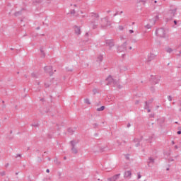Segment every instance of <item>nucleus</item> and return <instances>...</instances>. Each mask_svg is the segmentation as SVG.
<instances>
[{
    "label": "nucleus",
    "mask_w": 181,
    "mask_h": 181,
    "mask_svg": "<svg viewBox=\"0 0 181 181\" xmlns=\"http://www.w3.org/2000/svg\"><path fill=\"white\" fill-rule=\"evenodd\" d=\"M69 144L71 146V151L72 153H74L75 155L78 153V151L76 148V144H78V141H76V140L74 139V140H71L69 142Z\"/></svg>",
    "instance_id": "obj_1"
},
{
    "label": "nucleus",
    "mask_w": 181,
    "mask_h": 181,
    "mask_svg": "<svg viewBox=\"0 0 181 181\" xmlns=\"http://www.w3.org/2000/svg\"><path fill=\"white\" fill-rule=\"evenodd\" d=\"M102 22H105L106 24L102 23L100 24L101 29H105V28H108V26H111V21H109L108 17H105L101 18Z\"/></svg>",
    "instance_id": "obj_2"
},
{
    "label": "nucleus",
    "mask_w": 181,
    "mask_h": 181,
    "mask_svg": "<svg viewBox=\"0 0 181 181\" xmlns=\"http://www.w3.org/2000/svg\"><path fill=\"white\" fill-rule=\"evenodd\" d=\"M156 35L159 37H166V31L163 28H158L156 30Z\"/></svg>",
    "instance_id": "obj_3"
},
{
    "label": "nucleus",
    "mask_w": 181,
    "mask_h": 181,
    "mask_svg": "<svg viewBox=\"0 0 181 181\" xmlns=\"http://www.w3.org/2000/svg\"><path fill=\"white\" fill-rule=\"evenodd\" d=\"M105 43L106 46H107L109 47V50H111V49H112V47H114L115 46V42H114L113 39L105 40Z\"/></svg>",
    "instance_id": "obj_4"
},
{
    "label": "nucleus",
    "mask_w": 181,
    "mask_h": 181,
    "mask_svg": "<svg viewBox=\"0 0 181 181\" xmlns=\"http://www.w3.org/2000/svg\"><path fill=\"white\" fill-rule=\"evenodd\" d=\"M127 50V42H124L122 45L117 47V52L121 53L122 52H126Z\"/></svg>",
    "instance_id": "obj_5"
},
{
    "label": "nucleus",
    "mask_w": 181,
    "mask_h": 181,
    "mask_svg": "<svg viewBox=\"0 0 181 181\" xmlns=\"http://www.w3.org/2000/svg\"><path fill=\"white\" fill-rule=\"evenodd\" d=\"M44 71L45 73H48L49 76H53V67L52 66H45Z\"/></svg>",
    "instance_id": "obj_6"
},
{
    "label": "nucleus",
    "mask_w": 181,
    "mask_h": 181,
    "mask_svg": "<svg viewBox=\"0 0 181 181\" xmlns=\"http://www.w3.org/2000/svg\"><path fill=\"white\" fill-rule=\"evenodd\" d=\"M106 81H107V83L106 86H111V84H115V80L112 78V76L109 75L107 78H106Z\"/></svg>",
    "instance_id": "obj_7"
},
{
    "label": "nucleus",
    "mask_w": 181,
    "mask_h": 181,
    "mask_svg": "<svg viewBox=\"0 0 181 181\" xmlns=\"http://www.w3.org/2000/svg\"><path fill=\"white\" fill-rule=\"evenodd\" d=\"M156 57V55H155V54L153 53H150L148 54L147 57V63H151V62H152V60H155V58Z\"/></svg>",
    "instance_id": "obj_8"
},
{
    "label": "nucleus",
    "mask_w": 181,
    "mask_h": 181,
    "mask_svg": "<svg viewBox=\"0 0 181 181\" xmlns=\"http://www.w3.org/2000/svg\"><path fill=\"white\" fill-rule=\"evenodd\" d=\"M119 176H121V174H116L114 176L107 178L108 181H117L118 179H119Z\"/></svg>",
    "instance_id": "obj_9"
},
{
    "label": "nucleus",
    "mask_w": 181,
    "mask_h": 181,
    "mask_svg": "<svg viewBox=\"0 0 181 181\" xmlns=\"http://www.w3.org/2000/svg\"><path fill=\"white\" fill-rule=\"evenodd\" d=\"M90 26L93 29H97L98 28V22H97V20H93L90 22Z\"/></svg>",
    "instance_id": "obj_10"
},
{
    "label": "nucleus",
    "mask_w": 181,
    "mask_h": 181,
    "mask_svg": "<svg viewBox=\"0 0 181 181\" xmlns=\"http://www.w3.org/2000/svg\"><path fill=\"white\" fill-rule=\"evenodd\" d=\"M142 139H144V136H141L140 139H136V138L134 139V142L136 144L135 146L136 148H138V146H141L140 142H141V141H142Z\"/></svg>",
    "instance_id": "obj_11"
},
{
    "label": "nucleus",
    "mask_w": 181,
    "mask_h": 181,
    "mask_svg": "<svg viewBox=\"0 0 181 181\" xmlns=\"http://www.w3.org/2000/svg\"><path fill=\"white\" fill-rule=\"evenodd\" d=\"M74 29L76 35H81V28L79 26L74 25Z\"/></svg>",
    "instance_id": "obj_12"
},
{
    "label": "nucleus",
    "mask_w": 181,
    "mask_h": 181,
    "mask_svg": "<svg viewBox=\"0 0 181 181\" xmlns=\"http://www.w3.org/2000/svg\"><path fill=\"white\" fill-rule=\"evenodd\" d=\"M132 175V173L131 172V170H127V171L124 172V179H127L128 177L131 178Z\"/></svg>",
    "instance_id": "obj_13"
},
{
    "label": "nucleus",
    "mask_w": 181,
    "mask_h": 181,
    "mask_svg": "<svg viewBox=\"0 0 181 181\" xmlns=\"http://www.w3.org/2000/svg\"><path fill=\"white\" fill-rule=\"evenodd\" d=\"M90 17L93 19H96V21H98V18H100V15L98 13H90Z\"/></svg>",
    "instance_id": "obj_14"
},
{
    "label": "nucleus",
    "mask_w": 181,
    "mask_h": 181,
    "mask_svg": "<svg viewBox=\"0 0 181 181\" xmlns=\"http://www.w3.org/2000/svg\"><path fill=\"white\" fill-rule=\"evenodd\" d=\"M151 81H152L153 84H158L159 83V79L158 77L153 76L151 78Z\"/></svg>",
    "instance_id": "obj_15"
},
{
    "label": "nucleus",
    "mask_w": 181,
    "mask_h": 181,
    "mask_svg": "<svg viewBox=\"0 0 181 181\" xmlns=\"http://www.w3.org/2000/svg\"><path fill=\"white\" fill-rule=\"evenodd\" d=\"M151 163H152V165H153V163H155V159H153V158H152V157L148 158V166L151 167Z\"/></svg>",
    "instance_id": "obj_16"
},
{
    "label": "nucleus",
    "mask_w": 181,
    "mask_h": 181,
    "mask_svg": "<svg viewBox=\"0 0 181 181\" xmlns=\"http://www.w3.org/2000/svg\"><path fill=\"white\" fill-rule=\"evenodd\" d=\"M176 11H177V8H175L173 10H170V12L171 13V16H175L176 15Z\"/></svg>",
    "instance_id": "obj_17"
},
{
    "label": "nucleus",
    "mask_w": 181,
    "mask_h": 181,
    "mask_svg": "<svg viewBox=\"0 0 181 181\" xmlns=\"http://www.w3.org/2000/svg\"><path fill=\"white\" fill-rule=\"evenodd\" d=\"M103 59H104V57L100 54V55H99V56L98 57V58H97V62H103Z\"/></svg>",
    "instance_id": "obj_18"
},
{
    "label": "nucleus",
    "mask_w": 181,
    "mask_h": 181,
    "mask_svg": "<svg viewBox=\"0 0 181 181\" xmlns=\"http://www.w3.org/2000/svg\"><path fill=\"white\" fill-rule=\"evenodd\" d=\"M68 132H69V135H73V134H74V129H73L71 128H69Z\"/></svg>",
    "instance_id": "obj_19"
},
{
    "label": "nucleus",
    "mask_w": 181,
    "mask_h": 181,
    "mask_svg": "<svg viewBox=\"0 0 181 181\" xmlns=\"http://www.w3.org/2000/svg\"><path fill=\"white\" fill-rule=\"evenodd\" d=\"M145 109L148 110V112H151V109H149V105L148 104V101H146Z\"/></svg>",
    "instance_id": "obj_20"
},
{
    "label": "nucleus",
    "mask_w": 181,
    "mask_h": 181,
    "mask_svg": "<svg viewBox=\"0 0 181 181\" xmlns=\"http://www.w3.org/2000/svg\"><path fill=\"white\" fill-rule=\"evenodd\" d=\"M21 15H22V10H21L20 11H16L15 13H14V16L16 17V16H21Z\"/></svg>",
    "instance_id": "obj_21"
},
{
    "label": "nucleus",
    "mask_w": 181,
    "mask_h": 181,
    "mask_svg": "<svg viewBox=\"0 0 181 181\" xmlns=\"http://www.w3.org/2000/svg\"><path fill=\"white\" fill-rule=\"evenodd\" d=\"M105 110V106H101L100 107L98 108L96 111H104Z\"/></svg>",
    "instance_id": "obj_22"
},
{
    "label": "nucleus",
    "mask_w": 181,
    "mask_h": 181,
    "mask_svg": "<svg viewBox=\"0 0 181 181\" xmlns=\"http://www.w3.org/2000/svg\"><path fill=\"white\" fill-rule=\"evenodd\" d=\"M36 4H42V0H35L33 1V4L35 5Z\"/></svg>",
    "instance_id": "obj_23"
},
{
    "label": "nucleus",
    "mask_w": 181,
    "mask_h": 181,
    "mask_svg": "<svg viewBox=\"0 0 181 181\" xmlns=\"http://www.w3.org/2000/svg\"><path fill=\"white\" fill-rule=\"evenodd\" d=\"M84 103H85L86 104H88V105L91 104V103H90V100H89L88 98L85 99V100H84Z\"/></svg>",
    "instance_id": "obj_24"
},
{
    "label": "nucleus",
    "mask_w": 181,
    "mask_h": 181,
    "mask_svg": "<svg viewBox=\"0 0 181 181\" xmlns=\"http://www.w3.org/2000/svg\"><path fill=\"white\" fill-rule=\"evenodd\" d=\"M166 52L167 53H172V52H173V49H172V48H167Z\"/></svg>",
    "instance_id": "obj_25"
},
{
    "label": "nucleus",
    "mask_w": 181,
    "mask_h": 181,
    "mask_svg": "<svg viewBox=\"0 0 181 181\" xmlns=\"http://www.w3.org/2000/svg\"><path fill=\"white\" fill-rule=\"evenodd\" d=\"M32 77H33L34 78H37V74H36V73H32L31 74Z\"/></svg>",
    "instance_id": "obj_26"
},
{
    "label": "nucleus",
    "mask_w": 181,
    "mask_h": 181,
    "mask_svg": "<svg viewBox=\"0 0 181 181\" xmlns=\"http://www.w3.org/2000/svg\"><path fill=\"white\" fill-rule=\"evenodd\" d=\"M146 29H151L152 28V25L150 24H147L146 25H145Z\"/></svg>",
    "instance_id": "obj_27"
},
{
    "label": "nucleus",
    "mask_w": 181,
    "mask_h": 181,
    "mask_svg": "<svg viewBox=\"0 0 181 181\" xmlns=\"http://www.w3.org/2000/svg\"><path fill=\"white\" fill-rule=\"evenodd\" d=\"M93 93L94 95L97 94L98 93V90H97V88H95L93 90Z\"/></svg>",
    "instance_id": "obj_28"
},
{
    "label": "nucleus",
    "mask_w": 181,
    "mask_h": 181,
    "mask_svg": "<svg viewBox=\"0 0 181 181\" xmlns=\"http://www.w3.org/2000/svg\"><path fill=\"white\" fill-rule=\"evenodd\" d=\"M54 163H56L57 165H60V162H59V160H57V158H56L54 160Z\"/></svg>",
    "instance_id": "obj_29"
},
{
    "label": "nucleus",
    "mask_w": 181,
    "mask_h": 181,
    "mask_svg": "<svg viewBox=\"0 0 181 181\" xmlns=\"http://www.w3.org/2000/svg\"><path fill=\"white\" fill-rule=\"evenodd\" d=\"M45 87L46 88H49V87H50V85L49 83H45Z\"/></svg>",
    "instance_id": "obj_30"
},
{
    "label": "nucleus",
    "mask_w": 181,
    "mask_h": 181,
    "mask_svg": "<svg viewBox=\"0 0 181 181\" xmlns=\"http://www.w3.org/2000/svg\"><path fill=\"white\" fill-rule=\"evenodd\" d=\"M74 13H76V10H71V15H74Z\"/></svg>",
    "instance_id": "obj_31"
},
{
    "label": "nucleus",
    "mask_w": 181,
    "mask_h": 181,
    "mask_svg": "<svg viewBox=\"0 0 181 181\" xmlns=\"http://www.w3.org/2000/svg\"><path fill=\"white\" fill-rule=\"evenodd\" d=\"M93 128H97L98 127V124L97 123H95L93 124Z\"/></svg>",
    "instance_id": "obj_32"
},
{
    "label": "nucleus",
    "mask_w": 181,
    "mask_h": 181,
    "mask_svg": "<svg viewBox=\"0 0 181 181\" xmlns=\"http://www.w3.org/2000/svg\"><path fill=\"white\" fill-rule=\"evenodd\" d=\"M168 101H172V96L171 95H168Z\"/></svg>",
    "instance_id": "obj_33"
},
{
    "label": "nucleus",
    "mask_w": 181,
    "mask_h": 181,
    "mask_svg": "<svg viewBox=\"0 0 181 181\" xmlns=\"http://www.w3.org/2000/svg\"><path fill=\"white\" fill-rule=\"evenodd\" d=\"M0 175H1V176H5V175H6L5 171L0 173Z\"/></svg>",
    "instance_id": "obj_34"
},
{
    "label": "nucleus",
    "mask_w": 181,
    "mask_h": 181,
    "mask_svg": "<svg viewBox=\"0 0 181 181\" xmlns=\"http://www.w3.org/2000/svg\"><path fill=\"white\" fill-rule=\"evenodd\" d=\"M33 127H35V128H37V127H39V123H37L35 124H32Z\"/></svg>",
    "instance_id": "obj_35"
},
{
    "label": "nucleus",
    "mask_w": 181,
    "mask_h": 181,
    "mask_svg": "<svg viewBox=\"0 0 181 181\" xmlns=\"http://www.w3.org/2000/svg\"><path fill=\"white\" fill-rule=\"evenodd\" d=\"M141 177H142V176L141 175V173H139L138 176H137V179H141Z\"/></svg>",
    "instance_id": "obj_36"
},
{
    "label": "nucleus",
    "mask_w": 181,
    "mask_h": 181,
    "mask_svg": "<svg viewBox=\"0 0 181 181\" xmlns=\"http://www.w3.org/2000/svg\"><path fill=\"white\" fill-rule=\"evenodd\" d=\"M119 29L120 30H122L124 29V26H122V25H119Z\"/></svg>",
    "instance_id": "obj_37"
},
{
    "label": "nucleus",
    "mask_w": 181,
    "mask_h": 181,
    "mask_svg": "<svg viewBox=\"0 0 181 181\" xmlns=\"http://www.w3.org/2000/svg\"><path fill=\"white\" fill-rule=\"evenodd\" d=\"M125 158H126V159H127V160H129V154L126 155V156H125Z\"/></svg>",
    "instance_id": "obj_38"
},
{
    "label": "nucleus",
    "mask_w": 181,
    "mask_h": 181,
    "mask_svg": "<svg viewBox=\"0 0 181 181\" xmlns=\"http://www.w3.org/2000/svg\"><path fill=\"white\" fill-rule=\"evenodd\" d=\"M22 158V155H21V154H17L16 156V158Z\"/></svg>",
    "instance_id": "obj_39"
},
{
    "label": "nucleus",
    "mask_w": 181,
    "mask_h": 181,
    "mask_svg": "<svg viewBox=\"0 0 181 181\" xmlns=\"http://www.w3.org/2000/svg\"><path fill=\"white\" fill-rule=\"evenodd\" d=\"M139 2H142V3H143V4H144V5H145V4H146V1L141 0V1H139Z\"/></svg>",
    "instance_id": "obj_40"
},
{
    "label": "nucleus",
    "mask_w": 181,
    "mask_h": 181,
    "mask_svg": "<svg viewBox=\"0 0 181 181\" xmlns=\"http://www.w3.org/2000/svg\"><path fill=\"white\" fill-rule=\"evenodd\" d=\"M117 15H119L118 11H117V12L113 15V16L115 17V16H117Z\"/></svg>",
    "instance_id": "obj_41"
},
{
    "label": "nucleus",
    "mask_w": 181,
    "mask_h": 181,
    "mask_svg": "<svg viewBox=\"0 0 181 181\" xmlns=\"http://www.w3.org/2000/svg\"><path fill=\"white\" fill-rule=\"evenodd\" d=\"M152 101H153V99H151L149 102H148V105H149V104H151Z\"/></svg>",
    "instance_id": "obj_42"
},
{
    "label": "nucleus",
    "mask_w": 181,
    "mask_h": 181,
    "mask_svg": "<svg viewBox=\"0 0 181 181\" xmlns=\"http://www.w3.org/2000/svg\"><path fill=\"white\" fill-rule=\"evenodd\" d=\"M42 57H46V54H45V52H42Z\"/></svg>",
    "instance_id": "obj_43"
},
{
    "label": "nucleus",
    "mask_w": 181,
    "mask_h": 181,
    "mask_svg": "<svg viewBox=\"0 0 181 181\" xmlns=\"http://www.w3.org/2000/svg\"><path fill=\"white\" fill-rule=\"evenodd\" d=\"M129 33H134V30H129Z\"/></svg>",
    "instance_id": "obj_44"
},
{
    "label": "nucleus",
    "mask_w": 181,
    "mask_h": 181,
    "mask_svg": "<svg viewBox=\"0 0 181 181\" xmlns=\"http://www.w3.org/2000/svg\"><path fill=\"white\" fill-rule=\"evenodd\" d=\"M135 104H136V105L139 104V100H136Z\"/></svg>",
    "instance_id": "obj_45"
},
{
    "label": "nucleus",
    "mask_w": 181,
    "mask_h": 181,
    "mask_svg": "<svg viewBox=\"0 0 181 181\" xmlns=\"http://www.w3.org/2000/svg\"><path fill=\"white\" fill-rule=\"evenodd\" d=\"M46 172H47V173H50V170L47 169V170H46Z\"/></svg>",
    "instance_id": "obj_46"
},
{
    "label": "nucleus",
    "mask_w": 181,
    "mask_h": 181,
    "mask_svg": "<svg viewBox=\"0 0 181 181\" xmlns=\"http://www.w3.org/2000/svg\"><path fill=\"white\" fill-rule=\"evenodd\" d=\"M85 36H86V37H88V33H86L85 34Z\"/></svg>",
    "instance_id": "obj_47"
},
{
    "label": "nucleus",
    "mask_w": 181,
    "mask_h": 181,
    "mask_svg": "<svg viewBox=\"0 0 181 181\" xmlns=\"http://www.w3.org/2000/svg\"><path fill=\"white\" fill-rule=\"evenodd\" d=\"M174 24L177 25V21L176 20L174 21Z\"/></svg>",
    "instance_id": "obj_48"
},
{
    "label": "nucleus",
    "mask_w": 181,
    "mask_h": 181,
    "mask_svg": "<svg viewBox=\"0 0 181 181\" xmlns=\"http://www.w3.org/2000/svg\"><path fill=\"white\" fill-rule=\"evenodd\" d=\"M129 127H131V124H130V123H128V124H127V128H129Z\"/></svg>",
    "instance_id": "obj_49"
},
{
    "label": "nucleus",
    "mask_w": 181,
    "mask_h": 181,
    "mask_svg": "<svg viewBox=\"0 0 181 181\" xmlns=\"http://www.w3.org/2000/svg\"><path fill=\"white\" fill-rule=\"evenodd\" d=\"M156 19H159V16L158 15H157V16H156Z\"/></svg>",
    "instance_id": "obj_50"
},
{
    "label": "nucleus",
    "mask_w": 181,
    "mask_h": 181,
    "mask_svg": "<svg viewBox=\"0 0 181 181\" xmlns=\"http://www.w3.org/2000/svg\"><path fill=\"white\" fill-rule=\"evenodd\" d=\"M6 168H8L9 166V163L6 164Z\"/></svg>",
    "instance_id": "obj_51"
},
{
    "label": "nucleus",
    "mask_w": 181,
    "mask_h": 181,
    "mask_svg": "<svg viewBox=\"0 0 181 181\" xmlns=\"http://www.w3.org/2000/svg\"><path fill=\"white\" fill-rule=\"evenodd\" d=\"M178 148H179V147H178L177 146H175V149H178Z\"/></svg>",
    "instance_id": "obj_52"
},
{
    "label": "nucleus",
    "mask_w": 181,
    "mask_h": 181,
    "mask_svg": "<svg viewBox=\"0 0 181 181\" xmlns=\"http://www.w3.org/2000/svg\"><path fill=\"white\" fill-rule=\"evenodd\" d=\"M39 29H40V27H37L36 30H39Z\"/></svg>",
    "instance_id": "obj_53"
},
{
    "label": "nucleus",
    "mask_w": 181,
    "mask_h": 181,
    "mask_svg": "<svg viewBox=\"0 0 181 181\" xmlns=\"http://www.w3.org/2000/svg\"><path fill=\"white\" fill-rule=\"evenodd\" d=\"M129 50H132V47H129Z\"/></svg>",
    "instance_id": "obj_54"
},
{
    "label": "nucleus",
    "mask_w": 181,
    "mask_h": 181,
    "mask_svg": "<svg viewBox=\"0 0 181 181\" xmlns=\"http://www.w3.org/2000/svg\"><path fill=\"white\" fill-rule=\"evenodd\" d=\"M121 13H124V11H120V13H119V15H121Z\"/></svg>",
    "instance_id": "obj_55"
},
{
    "label": "nucleus",
    "mask_w": 181,
    "mask_h": 181,
    "mask_svg": "<svg viewBox=\"0 0 181 181\" xmlns=\"http://www.w3.org/2000/svg\"><path fill=\"white\" fill-rule=\"evenodd\" d=\"M118 88H122L121 85L118 86Z\"/></svg>",
    "instance_id": "obj_56"
},
{
    "label": "nucleus",
    "mask_w": 181,
    "mask_h": 181,
    "mask_svg": "<svg viewBox=\"0 0 181 181\" xmlns=\"http://www.w3.org/2000/svg\"><path fill=\"white\" fill-rule=\"evenodd\" d=\"M64 160H66V159H67V157L66 156L64 157Z\"/></svg>",
    "instance_id": "obj_57"
},
{
    "label": "nucleus",
    "mask_w": 181,
    "mask_h": 181,
    "mask_svg": "<svg viewBox=\"0 0 181 181\" xmlns=\"http://www.w3.org/2000/svg\"><path fill=\"white\" fill-rule=\"evenodd\" d=\"M170 162H173V159H170Z\"/></svg>",
    "instance_id": "obj_58"
},
{
    "label": "nucleus",
    "mask_w": 181,
    "mask_h": 181,
    "mask_svg": "<svg viewBox=\"0 0 181 181\" xmlns=\"http://www.w3.org/2000/svg\"><path fill=\"white\" fill-rule=\"evenodd\" d=\"M172 144H173V145H175V141H172Z\"/></svg>",
    "instance_id": "obj_59"
},
{
    "label": "nucleus",
    "mask_w": 181,
    "mask_h": 181,
    "mask_svg": "<svg viewBox=\"0 0 181 181\" xmlns=\"http://www.w3.org/2000/svg\"><path fill=\"white\" fill-rule=\"evenodd\" d=\"M110 12H111V11L110 10L107 11V13H110Z\"/></svg>",
    "instance_id": "obj_60"
},
{
    "label": "nucleus",
    "mask_w": 181,
    "mask_h": 181,
    "mask_svg": "<svg viewBox=\"0 0 181 181\" xmlns=\"http://www.w3.org/2000/svg\"><path fill=\"white\" fill-rule=\"evenodd\" d=\"M41 53H45L42 49H40Z\"/></svg>",
    "instance_id": "obj_61"
},
{
    "label": "nucleus",
    "mask_w": 181,
    "mask_h": 181,
    "mask_svg": "<svg viewBox=\"0 0 181 181\" xmlns=\"http://www.w3.org/2000/svg\"><path fill=\"white\" fill-rule=\"evenodd\" d=\"M37 85L40 86V82H37Z\"/></svg>",
    "instance_id": "obj_62"
},
{
    "label": "nucleus",
    "mask_w": 181,
    "mask_h": 181,
    "mask_svg": "<svg viewBox=\"0 0 181 181\" xmlns=\"http://www.w3.org/2000/svg\"><path fill=\"white\" fill-rule=\"evenodd\" d=\"M179 107H181V102H180V105H179Z\"/></svg>",
    "instance_id": "obj_63"
},
{
    "label": "nucleus",
    "mask_w": 181,
    "mask_h": 181,
    "mask_svg": "<svg viewBox=\"0 0 181 181\" xmlns=\"http://www.w3.org/2000/svg\"><path fill=\"white\" fill-rule=\"evenodd\" d=\"M48 160H51L50 158H48Z\"/></svg>",
    "instance_id": "obj_64"
}]
</instances>
